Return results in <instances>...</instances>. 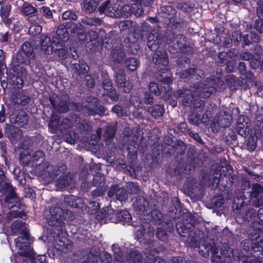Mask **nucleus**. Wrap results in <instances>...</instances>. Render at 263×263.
Listing matches in <instances>:
<instances>
[{
	"label": "nucleus",
	"instance_id": "5",
	"mask_svg": "<svg viewBox=\"0 0 263 263\" xmlns=\"http://www.w3.org/2000/svg\"><path fill=\"white\" fill-rule=\"evenodd\" d=\"M159 11L164 17L169 19V23L167 24L168 27L174 29L180 26V21L175 17L176 10L173 6L170 5L161 6Z\"/></svg>",
	"mask_w": 263,
	"mask_h": 263
},
{
	"label": "nucleus",
	"instance_id": "36",
	"mask_svg": "<svg viewBox=\"0 0 263 263\" xmlns=\"http://www.w3.org/2000/svg\"><path fill=\"white\" fill-rule=\"evenodd\" d=\"M12 100L15 104L25 105L28 102L30 98L22 92H18L12 96Z\"/></svg>",
	"mask_w": 263,
	"mask_h": 263
},
{
	"label": "nucleus",
	"instance_id": "40",
	"mask_svg": "<svg viewBox=\"0 0 263 263\" xmlns=\"http://www.w3.org/2000/svg\"><path fill=\"white\" fill-rule=\"evenodd\" d=\"M76 122L77 123V126L81 133L89 132L91 130V125L85 120H80V118H76Z\"/></svg>",
	"mask_w": 263,
	"mask_h": 263
},
{
	"label": "nucleus",
	"instance_id": "12",
	"mask_svg": "<svg viewBox=\"0 0 263 263\" xmlns=\"http://www.w3.org/2000/svg\"><path fill=\"white\" fill-rule=\"evenodd\" d=\"M120 10L121 16H123L127 17L130 16L133 13L136 16H139L142 15L143 13V8L141 6L139 7L137 4H133L132 6L125 5Z\"/></svg>",
	"mask_w": 263,
	"mask_h": 263
},
{
	"label": "nucleus",
	"instance_id": "54",
	"mask_svg": "<svg viewBox=\"0 0 263 263\" xmlns=\"http://www.w3.org/2000/svg\"><path fill=\"white\" fill-rule=\"evenodd\" d=\"M20 50L25 53L29 54V55L32 54V55L35 56V52H34L33 48L28 42H24L22 45L21 49Z\"/></svg>",
	"mask_w": 263,
	"mask_h": 263
},
{
	"label": "nucleus",
	"instance_id": "43",
	"mask_svg": "<svg viewBox=\"0 0 263 263\" xmlns=\"http://www.w3.org/2000/svg\"><path fill=\"white\" fill-rule=\"evenodd\" d=\"M68 29L70 32L77 34H80L83 32V26L80 23H76L73 22L67 23Z\"/></svg>",
	"mask_w": 263,
	"mask_h": 263
},
{
	"label": "nucleus",
	"instance_id": "45",
	"mask_svg": "<svg viewBox=\"0 0 263 263\" xmlns=\"http://www.w3.org/2000/svg\"><path fill=\"white\" fill-rule=\"evenodd\" d=\"M99 255V252L98 249L96 248H92L90 252L87 254L86 259L88 263H97Z\"/></svg>",
	"mask_w": 263,
	"mask_h": 263
},
{
	"label": "nucleus",
	"instance_id": "63",
	"mask_svg": "<svg viewBox=\"0 0 263 263\" xmlns=\"http://www.w3.org/2000/svg\"><path fill=\"white\" fill-rule=\"evenodd\" d=\"M148 260L145 261V263H165V261L161 258L153 255L147 257Z\"/></svg>",
	"mask_w": 263,
	"mask_h": 263
},
{
	"label": "nucleus",
	"instance_id": "25",
	"mask_svg": "<svg viewBox=\"0 0 263 263\" xmlns=\"http://www.w3.org/2000/svg\"><path fill=\"white\" fill-rule=\"evenodd\" d=\"M203 247L205 250V251L203 252V251L200 250L199 253L204 257L208 256L210 253L213 255V258H217L220 259L221 257L220 255H218V251L217 248L215 246L214 243H210L208 245H203Z\"/></svg>",
	"mask_w": 263,
	"mask_h": 263
},
{
	"label": "nucleus",
	"instance_id": "42",
	"mask_svg": "<svg viewBox=\"0 0 263 263\" xmlns=\"http://www.w3.org/2000/svg\"><path fill=\"white\" fill-rule=\"evenodd\" d=\"M126 260L129 262L137 263L141 261L142 256L137 251H130L126 256Z\"/></svg>",
	"mask_w": 263,
	"mask_h": 263
},
{
	"label": "nucleus",
	"instance_id": "37",
	"mask_svg": "<svg viewBox=\"0 0 263 263\" xmlns=\"http://www.w3.org/2000/svg\"><path fill=\"white\" fill-rule=\"evenodd\" d=\"M206 82L210 83L211 86H213L215 88L216 90L224 89L225 88V84L223 81L219 78H207Z\"/></svg>",
	"mask_w": 263,
	"mask_h": 263
},
{
	"label": "nucleus",
	"instance_id": "7",
	"mask_svg": "<svg viewBox=\"0 0 263 263\" xmlns=\"http://www.w3.org/2000/svg\"><path fill=\"white\" fill-rule=\"evenodd\" d=\"M153 61L159 71H161L162 73L167 71L168 59L166 51L160 50L156 51L153 55Z\"/></svg>",
	"mask_w": 263,
	"mask_h": 263
},
{
	"label": "nucleus",
	"instance_id": "47",
	"mask_svg": "<svg viewBox=\"0 0 263 263\" xmlns=\"http://www.w3.org/2000/svg\"><path fill=\"white\" fill-rule=\"evenodd\" d=\"M29 150L30 149H24L20 156V161L25 165H27L31 160L32 161V156L30 154Z\"/></svg>",
	"mask_w": 263,
	"mask_h": 263
},
{
	"label": "nucleus",
	"instance_id": "61",
	"mask_svg": "<svg viewBox=\"0 0 263 263\" xmlns=\"http://www.w3.org/2000/svg\"><path fill=\"white\" fill-rule=\"evenodd\" d=\"M99 256L102 263H109L112 260L111 255L106 252H102Z\"/></svg>",
	"mask_w": 263,
	"mask_h": 263
},
{
	"label": "nucleus",
	"instance_id": "34",
	"mask_svg": "<svg viewBox=\"0 0 263 263\" xmlns=\"http://www.w3.org/2000/svg\"><path fill=\"white\" fill-rule=\"evenodd\" d=\"M67 171V167L64 164H60L55 166L54 168L52 166V168L51 171L50 178L51 179H55L57 177H62L65 175V174Z\"/></svg>",
	"mask_w": 263,
	"mask_h": 263
},
{
	"label": "nucleus",
	"instance_id": "60",
	"mask_svg": "<svg viewBox=\"0 0 263 263\" xmlns=\"http://www.w3.org/2000/svg\"><path fill=\"white\" fill-rule=\"evenodd\" d=\"M176 35L174 32L168 30L165 33L166 42L168 44H171V45H173V43H174L176 41Z\"/></svg>",
	"mask_w": 263,
	"mask_h": 263
},
{
	"label": "nucleus",
	"instance_id": "58",
	"mask_svg": "<svg viewBox=\"0 0 263 263\" xmlns=\"http://www.w3.org/2000/svg\"><path fill=\"white\" fill-rule=\"evenodd\" d=\"M196 98H194L192 102L188 103L186 104V103H183L184 105H187L188 104L193 103L194 105V107L195 108H199V111H201L202 110L203 107H204V103L202 100H198L196 99Z\"/></svg>",
	"mask_w": 263,
	"mask_h": 263
},
{
	"label": "nucleus",
	"instance_id": "39",
	"mask_svg": "<svg viewBox=\"0 0 263 263\" xmlns=\"http://www.w3.org/2000/svg\"><path fill=\"white\" fill-rule=\"evenodd\" d=\"M148 112L155 118H159L163 115L164 112L163 107L161 105H156L148 108Z\"/></svg>",
	"mask_w": 263,
	"mask_h": 263
},
{
	"label": "nucleus",
	"instance_id": "15",
	"mask_svg": "<svg viewBox=\"0 0 263 263\" xmlns=\"http://www.w3.org/2000/svg\"><path fill=\"white\" fill-rule=\"evenodd\" d=\"M115 195L116 199L121 201L125 200L127 198L126 190L123 188L119 187L117 185L111 186L108 192L109 197H112Z\"/></svg>",
	"mask_w": 263,
	"mask_h": 263
},
{
	"label": "nucleus",
	"instance_id": "28",
	"mask_svg": "<svg viewBox=\"0 0 263 263\" xmlns=\"http://www.w3.org/2000/svg\"><path fill=\"white\" fill-rule=\"evenodd\" d=\"M35 56L32 54L29 55L23 52L21 50H19L15 55V60L17 63L20 64H24L26 65L30 64L31 60L34 59Z\"/></svg>",
	"mask_w": 263,
	"mask_h": 263
},
{
	"label": "nucleus",
	"instance_id": "44",
	"mask_svg": "<svg viewBox=\"0 0 263 263\" xmlns=\"http://www.w3.org/2000/svg\"><path fill=\"white\" fill-rule=\"evenodd\" d=\"M263 195V186L258 184L255 183L252 185L251 197L258 198Z\"/></svg>",
	"mask_w": 263,
	"mask_h": 263
},
{
	"label": "nucleus",
	"instance_id": "22",
	"mask_svg": "<svg viewBox=\"0 0 263 263\" xmlns=\"http://www.w3.org/2000/svg\"><path fill=\"white\" fill-rule=\"evenodd\" d=\"M6 134L12 141L18 140L22 137V132L18 127L9 124L6 126Z\"/></svg>",
	"mask_w": 263,
	"mask_h": 263
},
{
	"label": "nucleus",
	"instance_id": "32",
	"mask_svg": "<svg viewBox=\"0 0 263 263\" xmlns=\"http://www.w3.org/2000/svg\"><path fill=\"white\" fill-rule=\"evenodd\" d=\"M22 4L23 6H22L21 10L24 14L28 15L37 12V9L31 5L30 4L28 3H24L23 0H18L16 2V4L17 5H20Z\"/></svg>",
	"mask_w": 263,
	"mask_h": 263
},
{
	"label": "nucleus",
	"instance_id": "11",
	"mask_svg": "<svg viewBox=\"0 0 263 263\" xmlns=\"http://www.w3.org/2000/svg\"><path fill=\"white\" fill-rule=\"evenodd\" d=\"M250 126L248 118L245 116H240L237 120V133L242 137H246L249 132Z\"/></svg>",
	"mask_w": 263,
	"mask_h": 263
},
{
	"label": "nucleus",
	"instance_id": "18",
	"mask_svg": "<svg viewBox=\"0 0 263 263\" xmlns=\"http://www.w3.org/2000/svg\"><path fill=\"white\" fill-rule=\"evenodd\" d=\"M113 222H123L124 224H129L131 222L132 216L127 211H121L113 214L110 217Z\"/></svg>",
	"mask_w": 263,
	"mask_h": 263
},
{
	"label": "nucleus",
	"instance_id": "14",
	"mask_svg": "<svg viewBox=\"0 0 263 263\" xmlns=\"http://www.w3.org/2000/svg\"><path fill=\"white\" fill-rule=\"evenodd\" d=\"M116 82L118 87L122 88L124 92L128 93L132 89V86L126 80L123 70L120 69L116 73Z\"/></svg>",
	"mask_w": 263,
	"mask_h": 263
},
{
	"label": "nucleus",
	"instance_id": "16",
	"mask_svg": "<svg viewBox=\"0 0 263 263\" xmlns=\"http://www.w3.org/2000/svg\"><path fill=\"white\" fill-rule=\"evenodd\" d=\"M11 232L13 235H23L26 239L28 238V232L25 223L21 220L15 221L11 226Z\"/></svg>",
	"mask_w": 263,
	"mask_h": 263
},
{
	"label": "nucleus",
	"instance_id": "26",
	"mask_svg": "<svg viewBox=\"0 0 263 263\" xmlns=\"http://www.w3.org/2000/svg\"><path fill=\"white\" fill-rule=\"evenodd\" d=\"M71 70L73 74L81 76L87 72L88 67L84 61H79L78 63L71 65Z\"/></svg>",
	"mask_w": 263,
	"mask_h": 263
},
{
	"label": "nucleus",
	"instance_id": "64",
	"mask_svg": "<svg viewBox=\"0 0 263 263\" xmlns=\"http://www.w3.org/2000/svg\"><path fill=\"white\" fill-rule=\"evenodd\" d=\"M254 28L259 33H263V20L257 19L255 21Z\"/></svg>",
	"mask_w": 263,
	"mask_h": 263
},
{
	"label": "nucleus",
	"instance_id": "29",
	"mask_svg": "<svg viewBox=\"0 0 263 263\" xmlns=\"http://www.w3.org/2000/svg\"><path fill=\"white\" fill-rule=\"evenodd\" d=\"M52 43L55 45V48L53 50L57 52V54L64 58L67 53V51L65 49V43H63L61 41H60L57 37H52Z\"/></svg>",
	"mask_w": 263,
	"mask_h": 263
},
{
	"label": "nucleus",
	"instance_id": "17",
	"mask_svg": "<svg viewBox=\"0 0 263 263\" xmlns=\"http://www.w3.org/2000/svg\"><path fill=\"white\" fill-rule=\"evenodd\" d=\"M185 38L181 34H177L176 36V41L171 45L168 48L169 51L172 53H176L179 50L184 52L185 46Z\"/></svg>",
	"mask_w": 263,
	"mask_h": 263
},
{
	"label": "nucleus",
	"instance_id": "27",
	"mask_svg": "<svg viewBox=\"0 0 263 263\" xmlns=\"http://www.w3.org/2000/svg\"><path fill=\"white\" fill-rule=\"evenodd\" d=\"M68 30L69 29L67 23H66L65 25L64 24L60 25L58 27L57 30V36H54V37H57L63 43H65L69 39V33Z\"/></svg>",
	"mask_w": 263,
	"mask_h": 263
},
{
	"label": "nucleus",
	"instance_id": "35",
	"mask_svg": "<svg viewBox=\"0 0 263 263\" xmlns=\"http://www.w3.org/2000/svg\"><path fill=\"white\" fill-rule=\"evenodd\" d=\"M134 205L136 210L144 212L148 207V203L144 197L138 196L134 202Z\"/></svg>",
	"mask_w": 263,
	"mask_h": 263
},
{
	"label": "nucleus",
	"instance_id": "6",
	"mask_svg": "<svg viewBox=\"0 0 263 263\" xmlns=\"http://www.w3.org/2000/svg\"><path fill=\"white\" fill-rule=\"evenodd\" d=\"M50 101L54 109L59 113H64L68 111L70 105L69 97L66 95L59 97L53 95L50 97Z\"/></svg>",
	"mask_w": 263,
	"mask_h": 263
},
{
	"label": "nucleus",
	"instance_id": "33",
	"mask_svg": "<svg viewBox=\"0 0 263 263\" xmlns=\"http://www.w3.org/2000/svg\"><path fill=\"white\" fill-rule=\"evenodd\" d=\"M36 165L35 171L36 173H39L41 175H45L47 173L50 177L51 171L52 168V166L50 165L48 162H44L38 163Z\"/></svg>",
	"mask_w": 263,
	"mask_h": 263
},
{
	"label": "nucleus",
	"instance_id": "8",
	"mask_svg": "<svg viewBox=\"0 0 263 263\" xmlns=\"http://www.w3.org/2000/svg\"><path fill=\"white\" fill-rule=\"evenodd\" d=\"M244 218L248 221H251L254 219L255 223L259 221V227H254L258 230H262L263 229V209H260L258 210L257 215L256 214V211L253 208H249L246 213Z\"/></svg>",
	"mask_w": 263,
	"mask_h": 263
},
{
	"label": "nucleus",
	"instance_id": "50",
	"mask_svg": "<svg viewBox=\"0 0 263 263\" xmlns=\"http://www.w3.org/2000/svg\"><path fill=\"white\" fill-rule=\"evenodd\" d=\"M72 126L71 121L68 118H64L61 122L60 126V130L61 133L64 134L66 130L71 128Z\"/></svg>",
	"mask_w": 263,
	"mask_h": 263
},
{
	"label": "nucleus",
	"instance_id": "51",
	"mask_svg": "<svg viewBox=\"0 0 263 263\" xmlns=\"http://www.w3.org/2000/svg\"><path fill=\"white\" fill-rule=\"evenodd\" d=\"M44 158V154L40 149L35 152L32 156V162L35 165L42 162Z\"/></svg>",
	"mask_w": 263,
	"mask_h": 263
},
{
	"label": "nucleus",
	"instance_id": "53",
	"mask_svg": "<svg viewBox=\"0 0 263 263\" xmlns=\"http://www.w3.org/2000/svg\"><path fill=\"white\" fill-rule=\"evenodd\" d=\"M125 62L128 69L131 71L135 70L139 64L137 60L134 58H128Z\"/></svg>",
	"mask_w": 263,
	"mask_h": 263
},
{
	"label": "nucleus",
	"instance_id": "52",
	"mask_svg": "<svg viewBox=\"0 0 263 263\" xmlns=\"http://www.w3.org/2000/svg\"><path fill=\"white\" fill-rule=\"evenodd\" d=\"M29 235L28 234V238L26 239L24 235H21V236L15 239V246L18 248L20 250H24V248L27 246L26 243L24 240H28L29 239Z\"/></svg>",
	"mask_w": 263,
	"mask_h": 263
},
{
	"label": "nucleus",
	"instance_id": "41",
	"mask_svg": "<svg viewBox=\"0 0 263 263\" xmlns=\"http://www.w3.org/2000/svg\"><path fill=\"white\" fill-rule=\"evenodd\" d=\"M190 226H184L182 222H177L176 224V229L179 235L181 236L185 237V234L187 232L188 229H191V227H193L194 222L190 219Z\"/></svg>",
	"mask_w": 263,
	"mask_h": 263
},
{
	"label": "nucleus",
	"instance_id": "19",
	"mask_svg": "<svg viewBox=\"0 0 263 263\" xmlns=\"http://www.w3.org/2000/svg\"><path fill=\"white\" fill-rule=\"evenodd\" d=\"M51 215V219L53 220L51 224L53 226H57V224L61 223V220L66 218L65 216V212L60 207L51 208L50 209Z\"/></svg>",
	"mask_w": 263,
	"mask_h": 263
},
{
	"label": "nucleus",
	"instance_id": "1",
	"mask_svg": "<svg viewBox=\"0 0 263 263\" xmlns=\"http://www.w3.org/2000/svg\"><path fill=\"white\" fill-rule=\"evenodd\" d=\"M226 249L220 253L224 257L221 263H233L231 256L236 263H260V258L263 257V234H251L241 242L240 250Z\"/></svg>",
	"mask_w": 263,
	"mask_h": 263
},
{
	"label": "nucleus",
	"instance_id": "10",
	"mask_svg": "<svg viewBox=\"0 0 263 263\" xmlns=\"http://www.w3.org/2000/svg\"><path fill=\"white\" fill-rule=\"evenodd\" d=\"M116 132L115 125L108 124L104 128H99L96 131V134L99 139L107 141L112 139Z\"/></svg>",
	"mask_w": 263,
	"mask_h": 263
},
{
	"label": "nucleus",
	"instance_id": "24",
	"mask_svg": "<svg viewBox=\"0 0 263 263\" xmlns=\"http://www.w3.org/2000/svg\"><path fill=\"white\" fill-rule=\"evenodd\" d=\"M126 57L125 52L121 47H115L111 51L110 59L115 63H121Z\"/></svg>",
	"mask_w": 263,
	"mask_h": 263
},
{
	"label": "nucleus",
	"instance_id": "4",
	"mask_svg": "<svg viewBox=\"0 0 263 263\" xmlns=\"http://www.w3.org/2000/svg\"><path fill=\"white\" fill-rule=\"evenodd\" d=\"M232 121V117L226 111H221L217 114L211 124V128L214 133L218 132L221 128L229 126Z\"/></svg>",
	"mask_w": 263,
	"mask_h": 263
},
{
	"label": "nucleus",
	"instance_id": "62",
	"mask_svg": "<svg viewBox=\"0 0 263 263\" xmlns=\"http://www.w3.org/2000/svg\"><path fill=\"white\" fill-rule=\"evenodd\" d=\"M28 120V117L27 115L23 113L17 118L16 122L18 124V125L23 126L27 124Z\"/></svg>",
	"mask_w": 263,
	"mask_h": 263
},
{
	"label": "nucleus",
	"instance_id": "20",
	"mask_svg": "<svg viewBox=\"0 0 263 263\" xmlns=\"http://www.w3.org/2000/svg\"><path fill=\"white\" fill-rule=\"evenodd\" d=\"M161 42V38L159 36L158 32L153 30L148 36L147 46L152 51L157 50Z\"/></svg>",
	"mask_w": 263,
	"mask_h": 263
},
{
	"label": "nucleus",
	"instance_id": "38",
	"mask_svg": "<svg viewBox=\"0 0 263 263\" xmlns=\"http://www.w3.org/2000/svg\"><path fill=\"white\" fill-rule=\"evenodd\" d=\"M100 0H85L83 4V9L87 13L94 11L98 6Z\"/></svg>",
	"mask_w": 263,
	"mask_h": 263
},
{
	"label": "nucleus",
	"instance_id": "3",
	"mask_svg": "<svg viewBox=\"0 0 263 263\" xmlns=\"http://www.w3.org/2000/svg\"><path fill=\"white\" fill-rule=\"evenodd\" d=\"M0 191L4 195H6L5 202L9 209H14L15 205H12L13 203H17L19 200L14 192L13 188L8 182H6L4 173L0 168Z\"/></svg>",
	"mask_w": 263,
	"mask_h": 263
},
{
	"label": "nucleus",
	"instance_id": "59",
	"mask_svg": "<svg viewBox=\"0 0 263 263\" xmlns=\"http://www.w3.org/2000/svg\"><path fill=\"white\" fill-rule=\"evenodd\" d=\"M62 17L64 20H76L77 19V15L74 12L67 10L63 13Z\"/></svg>",
	"mask_w": 263,
	"mask_h": 263
},
{
	"label": "nucleus",
	"instance_id": "31",
	"mask_svg": "<svg viewBox=\"0 0 263 263\" xmlns=\"http://www.w3.org/2000/svg\"><path fill=\"white\" fill-rule=\"evenodd\" d=\"M24 77L15 76L14 73H12L11 72L8 73V79L9 83L17 88H21L24 84L23 78Z\"/></svg>",
	"mask_w": 263,
	"mask_h": 263
},
{
	"label": "nucleus",
	"instance_id": "21",
	"mask_svg": "<svg viewBox=\"0 0 263 263\" xmlns=\"http://www.w3.org/2000/svg\"><path fill=\"white\" fill-rule=\"evenodd\" d=\"M41 45L43 51L47 54L52 53L55 48L52 41H51L50 38L45 34L41 36Z\"/></svg>",
	"mask_w": 263,
	"mask_h": 263
},
{
	"label": "nucleus",
	"instance_id": "55",
	"mask_svg": "<svg viewBox=\"0 0 263 263\" xmlns=\"http://www.w3.org/2000/svg\"><path fill=\"white\" fill-rule=\"evenodd\" d=\"M176 7L179 10H181L185 12H191L193 11L194 7L186 3H177Z\"/></svg>",
	"mask_w": 263,
	"mask_h": 263
},
{
	"label": "nucleus",
	"instance_id": "57",
	"mask_svg": "<svg viewBox=\"0 0 263 263\" xmlns=\"http://www.w3.org/2000/svg\"><path fill=\"white\" fill-rule=\"evenodd\" d=\"M42 30V27L41 26L37 24H33L32 25L29 29V32L30 34L35 36L39 34Z\"/></svg>",
	"mask_w": 263,
	"mask_h": 263
},
{
	"label": "nucleus",
	"instance_id": "9",
	"mask_svg": "<svg viewBox=\"0 0 263 263\" xmlns=\"http://www.w3.org/2000/svg\"><path fill=\"white\" fill-rule=\"evenodd\" d=\"M98 10L101 13H104L107 16L112 17H121V11L117 5H110V1H106L102 6H100Z\"/></svg>",
	"mask_w": 263,
	"mask_h": 263
},
{
	"label": "nucleus",
	"instance_id": "49",
	"mask_svg": "<svg viewBox=\"0 0 263 263\" xmlns=\"http://www.w3.org/2000/svg\"><path fill=\"white\" fill-rule=\"evenodd\" d=\"M83 24L90 26H98L102 24V21L100 18L97 17H89L84 18L82 20Z\"/></svg>",
	"mask_w": 263,
	"mask_h": 263
},
{
	"label": "nucleus",
	"instance_id": "13",
	"mask_svg": "<svg viewBox=\"0 0 263 263\" xmlns=\"http://www.w3.org/2000/svg\"><path fill=\"white\" fill-rule=\"evenodd\" d=\"M181 78L188 79L191 81H199L203 79L204 76L202 71L196 68H190L182 72L180 75Z\"/></svg>",
	"mask_w": 263,
	"mask_h": 263
},
{
	"label": "nucleus",
	"instance_id": "30",
	"mask_svg": "<svg viewBox=\"0 0 263 263\" xmlns=\"http://www.w3.org/2000/svg\"><path fill=\"white\" fill-rule=\"evenodd\" d=\"M84 112L88 115H95L98 114L100 116L104 114L105 108L102 105H98L96 104L94 105H90L89 106H85L84 108Z\"/></svg>",
	"mask_w": 263,
	"mask_h": 263
},
{
	"label": "nucleus",
	"instance_id": "46",
	"mask_svg": "<svg viewBox=\"0 0 263 263\" xmlns=\"http://www.w3.org/2000/svg\"><path fill=\"white\" fill-rule=\"evenodd\" d=\"M12 71V73H14L15 76L25 77L27 74L26 69L22 66H21L14 62L13 63L12 68L10 69V71Z\"/></svg>",
	"mask_w": 263,
	"mask_h": 263
},
{
	"label": "nucleus",
	"instance_id": "48",
	"mask_svg": "<svg viewBox=\"0 0 263 263\" xmlns=\"http://www.w3.org/2000/svg\"><path fill=\"white\" fill-rule=\"evenodd\" d=\"M226 82L231 90L236 89V87L237 86L238 84V80L234 76L230 75L227 76L226 78Z\"/></svg>",
	"mask_w": 263,
	"mask_h": 263
},
{
	"label": "nucleus",
	"instance_id": "56",
	"mask_svg": "<svg viewBox=\"0 0 263 263\" xmlns=\"http://www.w3.org/2000/svg\"><path fill=\"white\" fill-rule=\"evenodd\" d=\"M49 127L52 133L55 132L58 129L60 130L59 120L55 117H52L49 122Z\"/></svg>",
	"mask_w": 263,
	"mask_h": 263
},
{
	"label": "nucleus",
	"instance_id": "2",
	"mask_svg": "<svg viewBox=\"0 0 263 263\" xmlns=\"http://www.w3.org/2000/svg\"><path fill=\"white\" fill-rule=\"evenodd\" d=\"M215 92V88L211 86L210 83H201L191 86L189 88L183 87L178 89L175 93L177 97L183 98V103L192 102L194 98H208L211 95Z\"/></svg>",
	"mask_w": 263,
	"mask_h": 263
},
{
	"label": "nucleus",
	"instance_id": "23",
	"mask_svg": "<svg viewBox=\"0 0 263 263\" xmlns=\"http://www.w3.org/2000/svg\"><path fill=\"white\" fill-rule=\"evenodd\" d=\"M74 180L72 176L69 175L59 177L57 181V186L61 189H71L74 186Z\"/></svg>",
	"mask_w": 263,
	"mask_h": 263
}]
</instances>
